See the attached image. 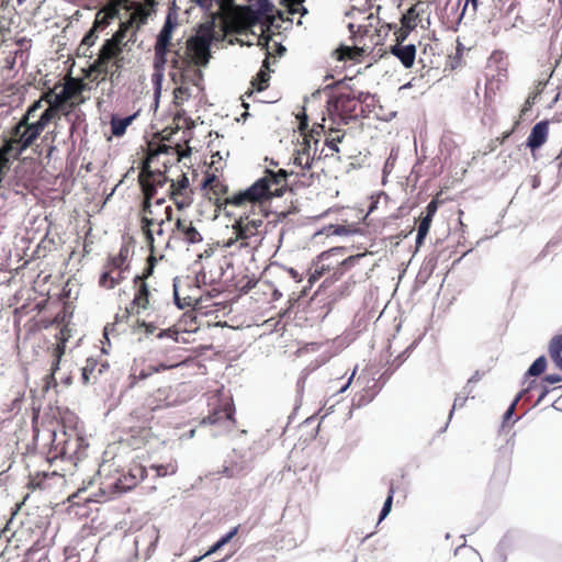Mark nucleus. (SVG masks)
I'll return each mask as SVG.
<instances>
[{"instance_id":"obj_23","label":"nucleus","mask_w":562,"mask_h":562,"mask_svg":"<svg viewBox=\"0 0 562 562\" xmlns=\"http://www.w3.org/2000/svg\"><path fill=\"white\" fill-rule=\"evenodd\" d=\"M513 451L507 447L497 451L494 458V468L491 475V483L495 486L504 485L510 475Z\"/></svg>"},{"instance_id":"obj_33","label":"nucleus","mask_w":562,"mask_h":562,"mask_svg":"<svg viewBox=\"0 0 562 562\" xmlns=\"http://www.w3.org/2000/svg\"><path fill=\"white\" fill-rule=\"evenodd\" d=\"M270 57H271V54L269 52H267L261 69L258 71L256 77H254V79L251 80L252 89L249 92H247L248 95H251L255 90L258 92H261L269 87Z\"/></svg>"},{"instance_id":"obj_24","label":"nucleus","mask_w":562,"mask_h":562,"mask_svg":"<svg viewBox=\"0 0 562 562\" xmlns=\"http://www.w3.org/2000/svg\"><path fill=\"white\" fill-rule=\"evenodd\" d=\"M234 414L235 407L231 400H217V404L214 405L209 415L203 418L202 423L209 425H224L227 427L235 426L236 420Z\"/></svg>"},{"instance_id":"obj_15","label":"nucleus","mask_w":562,"mask_h":562,"mask_svg":"<svg viewBox=\"0 0 562 562\" xmlns=\"http://www.w3.org/2000/svg\"><path fill=\"white\" fill-rule=\"evenodd\" d=\"M176 27V23H173L168 16L157 35L155 45H154V60H153V79L156 81H160L164 77L166 65L168 64V56L171 52V47L175 44L171 42L172 32Z\"/></svg>"},{"instance_id":"obj_63","label":"nucleus","mask_w":562,"mask_h":562,"mask_svg":"<svg viewBox=\"0 0 562 562\" xmlns=\"http://www.w3.org/2000/svg\"><path fill=\"white\" fill-rule=\"evenodd\" d=\"M481 378H482V374H481L479 371H476V372H475V373H474V374H473V375L468 380V383H467V385H465L464 390L472 389V387H471V384L479 382V381L481 380Z\"/></svg>"},{"instance_id":"obj_46","label":"nucleus","mask_w":562,"mask_h":562,"mask_svg":"<svg viewBox=\"0 0 562 562\" xmlns=\"http://www.w3.org/2000/svg\"><path fill=\"white\" fill-rule=\"evenodd\" d=\"M175 302L179 308L193 307L198 303V299L191 295H181L180 289L175 285Z\"/></svg>"},{"instance_id":"obj_58","label":"nucleus","mask_w":562,"mask_h":562,"mask_svg":"<svg viewBox=\"0 0 562 562\" xmlns=\"http://www.w3.org/2000/svg\"><path fill=\"white\" fill-rule=\"evenodd\" d=\"M439 201L437 199H432L428 205L426 206V215L429 218H434L437 210H438Z\"/></svg>"},{"instance_id":"obj_3","label":"nucleus","mask_w":562,"mask_h":562,"mask_svg":"<svg viewBox=\"0 0 562 562\" xmlns=\"http://www.w3.org/2000/svg\"><path fill=\"white\" fill-rule=\"evenodd\" d=\"M146 25V14L142 11L128 15L125 20H120L119 27L112 37L104 41L99 54L94 60V69L100 70L104 65L110 67L112 64L116 70L123 67L122 53L128 44H135L137 34Z\"/></svg>"},{"instance_id":"obj_5","label":"nucleus","mask_w":562,"mask_h":562,"mask_svg":"<svg viewBox=\"0 0 562 562\" xmlns=\"http://www.w3.org/2000/svg\"><path fill=\"white\" fill-rule=\"evenodd\" d=\"M83 102V98H80L79 101H71L64 89L58 93L55 92L50 106H46L40 113L36 122L26 126L27 136H41L47 125L59 117V115H64L70 122L69 133L72 136L77 126L85 121V113L81 110L76 111V108Z\"/></svg>"},{"instance_id":"obj_17","label":"nucleus","mask_w":562,"mask_h":562,"mask_svg":"<svg viewBox=\"0 0 562 562\" xmlns=\"http://www.w3.org/2000/svg\"><path fill=\"white\" fill-rule=\"evenodd\" d=\"M33 145L34 143L31 139L25 140L23 134L12 126L10 137L0 147V183L3 179L4 169L9 167L10 157L18 159Z\"/></svg>"},{"instance_id":"obj_38","label":"nucleus","mask_w":562,"mask_h":562,"mask_svg":"<svg viewBox=\"0 0 562 562\" xmlns=\"http://www.w3.org/2000/svg\"><path fill=\"white\" fill-rule=\"evenodd\" d=\"M137 113H134L126 117H120L113 114L110 120V128L112 135L115 137H122L125 134L126 128L134 122Z\"/></svg>"},{"instance_id":"obj_64","label":"nucleus","mask_w":562,"mask_h":562,"mask_svg":"<svg viewBox=\"0 0 562 562\" xmlns=\"http://www.w3.org/2000/svg\"><path fill=\"white\" fill-rule=\"evenodd\" d=\"M544 380L550 384H555L562 381V378L558 374H548Z\"/></svg>"},{"instance_id":"obj_12","label":"nucleus","mask_w":562,"mask_h":562,"mask_svg":"<svg viewBox=\"0 0 562 562\" xmlns=\"http://www.w3.org/2000/svg\"><path fill=\"white\" fill-rule=\"evenodd\" d=\"M168 147L161 145L158 150H149L146 158L142 161L140 170L138 173V183L143 193L142 203H153L158 189L166 186L169 181L164 171L153 170L151 162L162 151H167Z\"/></svg>"},{"instance_id":"obj_29","label":"nucleus","mask_w":562,"mask_h":562,"mask_svg":"<svg viewBox=\"0 0 562 562\" xmlns=\"http://www.w3.org/2000/svg\"><path fill=\"white\" fill-rule=\"evenodd\" d=\"M49 437L52 438L50 448L47 452V460L49 462L59 458L63 459L76 451L77 443L75 442V447L71 449V442L67 436L66 430H63L60 436H58L55 431H50Z\"/></svg>"},{"instance_id":"obj_36","label":"nucleus","mask_w":562,"mask_h":562,"mask_svg":"<svg viewBox=\"0 0 562 562\" xmlns=\"http://www.w3.org/2000/svg\"><path fill=\"white\" fill-rule=\"evenodd\" d=\"M136 327L138 329H143L144 334L148 337L150 335H156L158 338L169 337L172 338L175 341H178V335L179 331L172 328L168 329H160L158 333V327L153 322H146L144 319H137Z\"/></svg>"},{"instance_id":"obj_45","label":"nucleus","mask_w":562,"mask_h":562,"mask_svg":"<svg viewBox=\"0 0 562 562\" xmlns=\"http://www.w3.org/2000/svg\"><path fill=\"white\" fill-rule=\"evenodd\" d=\"M168 63H170V66L173 70H177L180 72V78H187L189 76V72L192 71V67L190 66L188 59L184 57V59L179 58H168Z\"/></svg>"},{"instance_id":"obj_30","label":"nucleus","mask_w":562,"mask_h":562,"mask_svg":"<svg viewBox=\"0 0 562 562\" xmlns=\"http://www.w3.org/2000/svg\"><path fill=\"white\" fill-rule=\"evenodd\" d=\"M109 370L106 362H100L97 359L88 358L86 364L81 368V382L85 385L95 384L99 378Z\"/></svg>"},{"instance_id":"obj_44","label":"nucleus","mask_w":562,"mask_h":562,"mask_svg":"<svg viewBox=\"0 0 562 562\" xmlns=\"http://www.w3.org/2000/svg\"><path fill=\"white\" fill-rule=\"evenodd\" d=\"M49 562L47 551L44 548H37L35 546L29 548L25 552L23 562Z\"/></svg>"},{"instance_id":"obj_61","label":"nucleus","mask_w":562,"mask_h":562,"mask_svg":"<svg viewBox=\"0 0 562 562\" xmlns=\"http://www.w3.org/2000/svg\"><path fill=\"white\" fill-rule=\"evenodd\" d=\"M547 86V81L539 80L533 87V90L529 93L531 95H535L536 99L543 92L544 88Z\"/></svg>"},{"instance_id":"obj_40","label":"nucleus","mask_w":562,"mask_h":562,"mask_svg":"<svg viewBox=\"0 0 562 562\" xmlns=\"http://www.w3.org/2000/svg\"><path fill=\"white\" fill-rule=\"evenodd\" d=\"M53 477H60L63 479V475L58 474L57 472H37L33 475L30 476V486L32 488H40V490H44V488H47L48 487V484H46V480L47 479H53Z\"/></svg>"},{"instance_id":"obj_31","label":"nucleus","mask_w":562,"mask_h":562,"mask_svg":"<svg viewBox=\"0 0 562 562\" xmlns=\"http://www.w3.org/2000/svg\"><path fill=\"white\" fill-rule=\"evenodd\" d=\"M390 53L395 56L405 68H412L416 59L414 44L395 43L390 47Z\"/></svg>"},{"instance_id":"obj_54","label":"nucleus","mask_w":562,"mask_h":562,"mask_svg":"<svg viewBox=\"0 0 562 562\" xmlns=\"http://www.w3.org/2000/svg\"><path fill=\"white\" fill-rule=\"evenodd\" d=\"M405 20H406V16H403V26L397 29L394 32L395 43L404 44L405 40L407 38V36L409 34V31L412 27L409 25L405 24Z\"/></svg>"},{"instance_id":"obj_57","label":"nucleus","mask_w":562,"mask_h":562,"mask_svg":"<svg viewBox=\"0 0 562 562\" xmlns=\"http://www.w3.org/2000/svg\"><path fill=\"white\" fill-rule=\"evenodd\" d=\"M464 394L461 395V394H458L454 398V402H453V408H457V407H463L467 400L469 398V396H471L472 398L474 397V395H472V389H469V390H464Z\"/></svg>"},{"instance_id":"obj_8","label":"nucleus","mask_w":562,"mask_h":562,"mask_svg":"<svg viewBox=\"0 0 562 562\" xmlns=\"http://www.w3.org/2000/svg\"><path fill=\"white\" fill-rule=\"evenodd\" d=\"M169 398L170 387H158L146 397L142 407H137L131 413V420L135 424L130 426V432L132 438L137 440V445H144L151 437L150 425L154 419V412L169 407Z\"/></svg>"},{"instance_id":"obj_35","label":"nucleus","mask_w":562,"mask_h":562,"mask_svg":"<svg viewBox=\"0 0 562 562\" xmlns=\"http://www.w3.org/2000/svg\"><path fill=\"white\" fill-rule=\"evenodd\" d=\"M125 277L120 270H114L103 266V271L99 277V286L105 290H112L120 285Z\"/></svg>"},{"instance_id":"obj_49","label":"nucleus","mask_w":562,"mask_h":562,"mask_svg":"<svg viewBox=\"0 0 562 562\" xmlns=\"http://www.w3.org/2000/svg\"><path fill=\"white\" fill-rule=\"evenodd\" d=\"M151 469H154L156 471L157 476L164 477L166 475L176 474L178 467H177V463L170 462L167 464L151 465Z\"/></svg>"},{"instance_id":"obj_2","label":"nucleus","mask_w":562,"mask_h":562,"mask_svg":"<svg viewBox=\"0 0 562 562\" xmlns=\"http://www.w3.org/2000/svg\"><path fill=\"white\" fill-rule=\"evenodd\" d=\"M270 199H259L256 203H248L247 209L232 225V236L223 241V250L232 249L229 255L241 252L252 255L266 236L265 218L268 216L265 203Z\"/></svg>"},{"instance_id":"obj_48","label":"nucleus","mask_w":562,"mask_h":562,"mask_svg":"<svg viewBox=\"0 0 562 562\" xmlns=\"http://www.w3.org/2000/svg\"><path fill=\"white\" fill-rule=\"evenodd\" d=\"M431 222H432V218H429L427 216H423L420 218V223H419L418 231H417V237H416V246L417 247H419L424 243V239L426 238V236L429 232Z\"/></svg>"},{"instance_id":"obj_59","label":"nucleus","mask_w":562,"mask_h":562,"mask_svg":"<svg viewBox=\"0 0 562 562\" xmlns=\"http://www.w3.org/2000/svg\"><path fill=\"white\" fill-rule=\"evenodd\" d=\"M285 1H286L288 10L292 14L299 13L301 11L300 7L304 2V0H285Z\"/></svg>"},{"instance_id":"obj_37","label":"nucleus","mask_w":562,"mask_h":562,"mask_svg":"<svg viewBox=\"0 0 562 562\" xmlns=\"http://www.w3.org/2000/svg\"><path fill=\"white\" fill-rule=\"evenodd\" d=\"M63 89L66 91L71 101H79L82 92L89 89L88 85L80 78H74L67 76L63 85Z\"/></svg>"},{"instance_id":"obj_32","label":"nucleus","mask_w":562,"mask_h":562,"mask_svg":"<svg viewBox=\"0 0 562 562\" xmlns=\"http://www.w3.org/2000/svg\"><path fill=\"white\" fill-rule=\"evenodd\" d=\"M549 136V121H540L532 128L527 138V146L531 151L540 148Z\"/></svg>"},{"instance_id":"obj_25","label":"nucleus","mask_w":562,"mask_h":562,"mask_svg":"<svg viewBox=\"0 0 562 562\" xmlns=\"http://www.w3.org/2000/svg\"><path fill=\"white\" fill-rule=\"evenodd\" d=\"M379 25L380 19L372 12L362 18V21L359 23H349L348 30L351 35L356 37L361 36V41L366 42L367 38H370L371 45H374L373 42L375 36H379Z\"/></svg>"},{"instance_id":"obj_1","label":"nucleus","mask_w":562,"mask_h":562,"mask_svg":"<svg viewBox=\"0 0 562 562\" xmlns=\"http://www.w3.org/2000/svg\"><path fill=\"white\" fill-rule=\"evenodd\" d=\"M286 172L284 169L272 171L267 169L263 177L255 181L245 190L227 194V186L214 173H207L203 180L202 188L207 199L213 202L216 210H224L227 206L247 209L248 203H256L259 199H272L282 196L286 188Z\"/></svg>"},{"instance_id":"obj_22","label":"nucleus","mask_w":562,"mask_h":562,"mask_svg":"<svg viewBox=\"0 0 562 562\" xmlns=\"http://www.w3.org/2000/svg\"><path fill=\"white\" fill-rule=\"evenodd\" d=\"M168 239L181 241L186 245H196L203 241L201 232L189 217H178L175 221L171 234Z\"/></svg>"},{"instance_id":"obj_19","label":"nucleus","mask_w":562,"mask_h":562,"mask_svg":"<svg viewBox=\"0 0 562 562\" xmlns=\"http://www.w3.org/2000/svg\"><path fill=\"white\" fill-rule=\"evenodd\" d=\"M194 189L186 173L170 180L168 196L178 211L190 207L194 202Z\"/></svg>"},{"instance_id":"obj_34","label":"nucleus","mask_w":562,"mask_h":562,"mask_svg":"<svg viewBox=\"0 0 562 562\" xmlns=\"http://www.w3.org/2000/svg\"><path fill=\"white\" fill-rule=\"evenodd\" d=\"M488 68L496 71L498 80L502 81L508 76L509 60L508 56L503 50H494L488 58Z\"/></svg>"},{"instance_id":"obj_28","label":"nucleus","mask_w":562,"mask_h":562,"mask_svg":"<svg viewBox=\"0 0 562 562\" xmlns=\"http://www.w3.org/2000/svg\"><path fill=\"white\" fill-rule=\"evenodd\" d=\"M549 8L544 0H527L521 5V19L533 24H543L549 16Z\"/></svg>"},{"instance_id":"obj_50","label":"nucleus","mask_w":562,"mask_h":562,"mask_svg":"<svg viewBox=\"0 0 562 562\" xmlns=\"http://www.w3.org/2000/svg\"><path fill=\"white\" fill-rule=\"evenodd\" d=\"M546 368H547V360L543 356H541L533 361V363L528 369L527 374L532 375V376H538L544 372Z\"/></svg>"},{"instance_id":"obj_55","label":"nucleus","mask_w":562,"mask_h":562,"mask_svg":"<svg viewBox=\"0 0 562 562\" xmlns=\"http://www.w3.org/2000/svg\"><path fill=\"white\" fill-rule=\"evenodd\" d=\"M98 32L97 30H94L93 27H91L87 34L83 36L82 41H81V45H85L87 47H91L95 44L97 40H98Z\"/></svg>"},{"instance_id":"obj_7","label":"nucleus","mask_w":562,"mask_h":562,"mask_svg":"<svg viewBox=\"0 0 562 562\" xmlns=\"http://www.w3.org/2000/svg\"><path fill=\"white\" fill-rule=\"evenodd\" d=\"M346 251L345 247H334L321 252L312 262L308 282L312 284L327 274V280L336 282L366 256L364 254H357L345 258Z\"/></svg>"},{"instance_id":"obj_10","label":"nucleus","mask_w":562,"mask_h":562,"mask_svg":"<svg viewBox=\"0 0 562 562\" xmlns=\"http://www.w3.org/2000/svg\"><path fill=\"white\" fill-rule=\"evenodd\" d=\"M232 249L223 250V244L207 245L206 248L199 254L195 265L200 266L198 278L205 285H215L221 283L225 273L224 266H229L226 254Z\"/></svg>"},{"instance_id":"obj_52","label":"nucleus","mask_w":562,"mask_h":562,"mask_svg":"<svg viewBox=\"0 0 562 562\" xmlns=\"http://www.w3.org/2000/svg\"><path fill=\"white\" fill-rule=\"evenodd\" d=\"M335 136L326 138L325 144L334 153H339L338 143L344 139L345 133H340V131H335Z\"/></svg>"},{"instance_id":"obj_43","label":"nucleus","mask_w":562,"mask_h":562,"mask_svg":"<svg viewBox=\"0 0 562 562\" xmlns=\"http://www.w3.org/2000/svg\"><path fill=\"white\" fill-rule=\"evenodd\" d=\"M549 352L557 367L562 370V335L552 338Z\"/></svg>"},{"instance_id":"obj_60","label":"nucleus","mask_w":562,"mask_h":562,"mask_svg":"<svg viewBox=\"0 0 562 562\" xmlns=\"http://www.w3.org/2000/svg\"><path fill=\"white\" fill-rule=\"evenodd\" d=\"M536 101H537V99L535 98V95H531V94L528 95V98L526 99L524 106L520 111V117L524 116L531 109V106L536 103Z\"/></svg>"},{"instance_id":"obj_6","label":"nucleus","mask_w":562,"mask_h":562,"mask_svg":"<svg viewBox=\"0 0 562 562\" xmlns=\"http://www.w3.org/2000/svg\"><path fill=\"white\" fill-rule=\"evenodd\" d=\"M173 210L170 205L164 207V212L154 209L153 203H140L138 210L139 229L146 245L149 248V256H155L161 244L168 246L169 239L166 236L164 225L172 220Z\"/></svg>"},{"instance_id":"obj_9","label":"nucleus","mask_w":562,"mask_h":562,"mask_svg":"<svg viewBox=\"0 0 562 562\" xmlns=\"http://www.w3.org/2000/svg\"><path fill=\"white\" fill-rule=\"evenodd\" d=\"M368 100L373 101V97L368 92H339L327 101L328 116L334 124H348L360 115H364L363 104L369 106Z\"/></svg>"},{"instance_id":"obj_14","label":"nucleus","mask_w":562,"mask_h":562,"mask_svg":"<svg viewBox=\"0 0 562 562\" xmlns=\"http://www.w3.org/2000/svg\"><path fill=\"white\" fill-rule=\"evenodd\" d=\"M146 472V468L143 464L132 462L126 472L121 473L116 477H106L102 481L100 492L109 499L114 498L136 487L145 479Z\"/></svg>"},{"instance_id":"obj_47","label":"nucleus","mask_w":562,"mask_h":562,"mask_svg":"<svg viewBox=\"0 0 562 562\" xmlns=\"http://www.w3.org/2000/svg\"><path fill=\"white\" fill-rule=\"evenodd\" d=\"M238 530H239V526H235L234 528H232L225 536H223L218 541H216L210 548V550L205 553V555L212 554V553L218 551L221 548H223L226 543H228L238 533Z\"/></svg>"},{"instance_id":"obj_53","label":"nucleus","mask_w":562,"mask_h":562,"mask_svg":"<svg viewBox=\"0 0 562 562\" xmlns=\"http://www.w3.org/2000/svg\"><path fill=\"white\" fill-rule=\"evenodd\" d=\"M393 495H394V487H393V484H391L387 497L384 502V505H383L381 514H380V519H379L380 521L383 520L391 512L392 503H393Z\"/></svg>"},{"instance_id":"obj_11","label":"nucleus","mask_w":562,"mask_h":562,"mask_svg":"<svg viewBox=\"0 0 562 562\" xmlns=\"http://www.w3.org/2000/svg\"><path fill=\"white\" fill-rule=\"evenodd\" d=\"M157 257L148 256L147 266L142 274L134 278V297L125 308L126 316L140 315L142 313L154 310L156 307V299L147 279L151 276Z\"/></svg>"},{"instance_id":"obj_56","label":"nucleus","mask_w":562,"mask_h":562,"mask_svg":"<svg viewBox=\"0 0 562 562\" xmlns=\"http://www.w3.org/2000/svg\"><path fill=\"white\" fill-rule=\"evenodd\" d=\"M480 4V0H464V5L462 9L461 18L467 14L470 10V15L474 16L476 14L477 8Z\"/></svg>"},{"instance_id":"obj_42","label":"nucleus","mask_w":562,"mask_h":562,"mask_svg":"<svg viewBox=\"0 0 562 562\" xmlns=\"http://www.w3.org/2000/svg\"><path fill=\"white\" fill-rule=\"evenodd\" d=\"M189 76L187 78H180V85L173 90L175 104L181 105L188 101L191 97V90L188 87Z\"/></svg>"},{"instance_id":"obj_26","label":"nucleus","mask_w":562,"mask_h":562,"mask_svg":"<svg viewBox=\"0 0 562 562\" xmlns=\"http://www.w3.org/2000/svg\"><path fill=\"white\" fill-rule=\"evenodd\" d=\"M57 338L59 341L56 344L52 351L50 372L46 374L44 378V392H47L50 387L57 386L55 373L59 369L60 360L65 355L66 341L68 340V335L66 334V330L61 329Z\"/></svg>"},{"instance_id":"obj_62","label":"nucleus","mask_w":562,"mask_h":562,"mask_svg":"<svg viewBox=\"0 0 562 562\" xmlns=\"http://www.w3.org/2000/svg\"><path fill=\"white\" fill-rule=\"evenodd\" d=\"M169 55H171V58L184 59L186 49L182 52L181 47L176 48V45H175L173 47H171V52L169 53Z\"/></svg>"},{"instance_id":"obj_51","label":"nucleus","mask_w":562,"mask_h":562,"mask_svg":"<svg viewBox=\"0 0 562 562\" xmlns=\"http://www.w3.org/2000/svg\"><path fill=\"white\" fill-rule=\"evenodd\" d=\"M113 20L110 18H106L105 14L101 13L99 10L95 13V18L92 24V27L97 31H103L105 30Z\"/></svg>"},{"instance_id":"obj_13","label":"nucleus","mask_w":562,"mask_h":562,"mask_svg":"<svg viewBox=\"0 0 562 562\" xmlns=\"http://www.w3.org/2000/svg\"><path fill=\"white\" fill-rule=\"evenodd\" d=\"M299 120V130L303 137L302 142L299 143L293 154V165L301 168L302 176H305V170H310L313 161L321 158V154L317 156L318 139L315 138L314 134L319 135L315 128L307 132L308 117L303 109L302 113L296 115Z\"/></svg>"},{"instance_id":"obj_18","label":"nucleus","mask_w":562,"mask_h":562,"mask_svg":"<svg viewBox=\"0 0 562 562\" xmlns=\"http://www.w3.org/2000/svg\"><path fill=\"white\" fill-rule=\"evenodd\" d=\"M247 5L237 7L236 13L244 26L256 25L261 19L273 16V4L269 0H245Z\"/></svg>"},{"instance_id":"obj_20","label":"nucleus","mask_w":562,"mask_h":562,"mask_svg":"<svg viewBox=\"0 0 562 562\" xmlns=\"http://www.w3.org/2000/svg\"><path fill=\"white\" fill-rule=\"evenodd\" d=\"M59 87V85H55L53 89H49L48 91L44 92L42 97L34 101L25 111V113L22 115L20 121L13 126L16 128L18 132H21L24 136V139H31L33 143H35L40 136L29 137L26 133V126L32 125L33 122H36V119L38 117L40 113L45 109L44 102H46L50 106V102H53L55 90Z\"/></svg>"},{"instance_id":"obj_41","label":"nucleus","mask_w":562,"mask_h":562,"mask_svg":"<svg viewBox=\"0 0 562 562\" xmlns=\"http://www.w3.org/2000/svg\"><path fill=\"white\" fill-rule=\"evenodd\" d=\"M85 78L89 79L91 82H103L106 80L110 74V67L103 66L100 70L94 69V61L89 66L88 69H85Z\"/></svg>"},{"instance_id":"obj_4","label":"nucleus","mask_w":562,"mask_h":562,"mask_svg":"<svg viewBox=\"0 0 562 562\" xmlns=\"http://www.w3.org/2000/svg\"><path fill=\"white\" fill-rule=\"evenodd\" d=\"M186 350L178 346L167 347L156 353V357L142 356L135 358L128 375V386L135 387L140 382L156 373L172 370L186 363Z\"/></svg>"},{"instance_id":"obj_27","label":"nucleus","mask_w":562,"mask_h":562,"mask_svg":"<svg viewBox=\"0 0 562 562\" xmlns=\"http://www.w3.org/2000/svg\"><path fill=\"white\" fill-rule=\"evenodd\" d=\"M352 45H340L335 52L337 60L340 61H360L366 53L370 49V45L367 42L361 41V36L356 37L350 34Z\"/></svg>"},{"instance_id":"obj_39","label":"nucleus","mask_w":562,"mask_h":562,"mask_svg":"<svg viewBox=\"0 0 562 562\" xmlns=\"http://www.w3.org/2000/svg\"><path fill=\"white\" fill-rule=\"evenodd\" d=\"M128 257V247L122 246L119 254L109 256L104 266L114 270H120L124 273L127 269L126 260Z\"/></svg>"},{"instance_id":"obj_16","label":"nucleus","mask_w":562,"mask_h":562,"mask_svg":"<svg viewBox=\"0 0 562 562\" xmlns=\"http://www.w3.org/2000/svg\"><path fill=\"white\" fill-rule=\"evenodd\" d=\"M210 43L201 36H191L186 42V58L192 67L194 78L190 80L196 85L202 79V72L198 67L205 66L209 63Z\"/></svg>"},{"instance_id":"obj_21","label":"nucleus","mask_w":562,"mask_h":562,"mask_svg":"<svg viewBox=\"0 0 562 562\" xmlns=\"http://www.w3.org/2000/svg\"><path fill=\"white\" fill-rule=\"evenodd\" d=\"M153 4V0H146L144 2L135 0H108V2L101 9H99V11L112 20L120 18V11L122 9L126 12H130L128 15H133L135 12L142 11L144 14H146L147 23L151 13L149 5Z\"/></svg>"}]
</instances>
